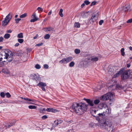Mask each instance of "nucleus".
Here are the masks:
<instances>
[{
  "mask_svg": "<svg viewBox=\"0 0 132 132\" xmlns=\"http://www.w3.org/2000/svg\"><path fill=\"white\" fill-rule=\"evenodd\" d=\"M87 105L85 103H73L70 108L71 112H75L80 115L84 113L87 110Z\"/></svg>",
  "mask_w": 132,
  "mask_h": 132,
  "instance_id": "1",
  "label": "nucleus"
},
{
  "mask_svg": "<svg viewBox=\"0 0 132 132\" xmlns=\"http://www.w3.org/2000/svg\"><path fill=\"white\" fill-rule=\"evenodd\" d=\"M99 122V125L101 127L107 129L109 131L112 132L113 130L112 123L110 121H106L104 119L100 120L99 118H97Z\"/></svg>",
  "mask_w": 132,
  "mask_h": 132,
  "instance_id": "2",
  "label": "nucleus"
},
{
  "mask_svg": "<svg viewBox=\"0 0 132 132\" xmlns=\"http://www.w3.org/2000/svg\"><path fill=\"white\" fill-rule=\"evenodd\" d=\"M3 55H2L1 57L3 59H6L8 62L11 61L13 59L12 56L11 55V52L7 50H4V51Z\"/></svg>",
  "mask_w": 132,
  "mask_h": 132,
  "instance_id": "3",
  "label": "nucleus"
},
{
  "mask_svg": "<svg viewBox=\"0 0 132 132\" xmlns=\"http://www.w3.org/2000/svg\"><path fill=\"white\" fill-rule=\"evenodd\" d=\"M16 121L15 120L11 122H10L9 123H5L4 124H3L1 127L0 126L1 129L2 130V131H3L4 129H5L7 128H9L11 126L14 125Z\"/></svg>",
  "mask_w": 132,
  "mask_h": 132,
  "instance_id": "4",
  "label": "nucleus"
},
{
  "mask_svg": "<svg viewBox=\"0 0 132 132\" xmlns=\"http://www.w3.org/2000/svg\"><path fill=\"white\" fill-rule=\"evenodd\" d=\"M113 95L111 93H108L103 95L101 97V99L102 100L106 101L108 100H111V98L112 97Z\"/></svg>",
  "mask_w": 132,
  "mask_h": 132,
  "instance_id": "5",
  "label": "nucleus"
},
{
  "mask_svg": "<svg viewBox=\"0 0 132 132\" xmlns=\"http://www.w3.org/2000/svg\"><path fill=\"white\" fill-rule=\"evenodd\" d=\"M101 111L100 109L98 110H94V113L96 115L94 116L103 117L105 115V111H103V112H101Z\"/></svg>",
  "mask_w": 132,
  "mask_h": 132,
  "instance_id": "6",
  "label": "nucleus"
},
{
  "mask_svg": "<svg viewBox=\"0 0 132 132\" xmlns=\"http://www.w3.org/2000/svg\"><path fill=\"white\" fill-rule=\"evenodd\" d=\"M72 57L71 56L67 58H64L61 60L60 61L59 63L61 64H66L72 61Z\"/></svg>",
  "mask_w": 132,
  "mask_h": 132,
  "instance_id": "7",
  "label": "nucleus"
},
{
  "mask_svg": "<svg viewBox=\"0 0 132 132\" xmlns=\"http://www.w3.org/2000/svg\"><path fill=\"white\" fill-rule=\"evenodd\" d=\"M129 73L127 71H125L123 72L122 71V72L121 73L122 75H121V79L123 80H125L129 77Z\"/></svg>",
  "mask_w": 132,
  "mask_h": 132,
  "instance_id": "8",
  "label": "nucleus"
},
{
  "mask_svg": "<svg viewBox=\"0 0 132 132\" xmlns=\"http://www.w3.org/2000/svg\"><path fill=\"white\" fill-rule=\"evenodd\" d=\"M37 85L39 87H41L43 91H46V89L44 87L46 86V85L45 83L40 82Z\"/></svg>",
  "mask_w": 132,
  "mask_h": 132,
  "instance_id": "9",
  "label": "nucleus"
},
{
  "mask_svg": "<svg viewBox=\"0 0 132 132\" xmlns=\"http://www.w3.org/2000/svg\"><path fill=\"white\" fill-rule=\"evenodd\" d=\"M107 106V105L105 104L104 103H102L99 105L98 107L99 108V109L101 110H102L103 111H104V109Z\"/></svg>",
  "mask_w": 132,
  "mask_h": 132,
  "instance_id": "10",
  "label": "nucleus"
},
{
  "mask_svg": "<svg viewBox=\"0 0 132 132\" xmlns=\"http://www.w3.org/2000/svg\"><path fill=\"white\" fill-rule=\"evenodd\" d=\"M85 101H86L88 103V104L91 106H93L94 105L93 102L92 101L90 100V99H87L85 98H84Z\"/></svg>",
  "mask_w": 132,
  "mask_h": 132,
  "instance_id": "11",
  "label": "nucleus"
},
{
  "mask_svg": "<svg viewBox=\"0 0 132 132\" xmlns=\"http://www.w3.org/2000/svg\"><path fill=\"white\" fill-rule=\"evenodd\" d=\"M98 15V13H97L95 15L94 14L93 15V14H92V17L90 18L91 20H93L95 21L96 20H97Z\"/></svg>",
  "mask_w": 132,
  "mask_h": 132,
  "instance_id": "12",
  "label": "nucleus"
},
{
  "mask_svg": "<svg viewBox=\"0 0 132 132\" xmlns=\"http://www.w3.org/2000/svg\"><path fill=\"white\" fill-rule=\"evenodd\" d=\"M12 13L10 12L9 14L6 16L5 19H6L8 20L9 21H10V20L12 18Z\"/></svg>",
  "mask_w": 132,
  "mask_h": 132,
  "instance_id": "13",
  "label": "nucleus"
},
{
  "mask_svg": "<svg viewBox=\"0 0 132 132\" xmlns=\"http://www.w3.org/2000/svg\"><path fill=\"white\" fill-rule=\"evenodd\" d=\"M9 21L8 20L5 18L4 20L2 22V26H6L7 25Z\"/></svg>",
  "mask_w": 132,
  "mask_h": 132,
  "instance_id": "14",
  "label": "nucleus"
},
{
  "mask_svg": "<svg viewBox=\"0 0 132 132\" xmlns=\"http://www.w3.org/2000/svg\"><path fill=\"white\" fill-rule=\"evenodd\" d=\"M122 72V70H120L117 72H115V74L114 75L113 77L116 78L118 77L120 74H121Z\"/></svg>",
  "mask_w": 132,
  "mask_h": 132,
  "instance_id": "15",
  "label": "nucleus"
},
{
  "mask_svg": "<svg viewBox=\"0 0 132 132\" xmlns=\"http://www.w3.org/2000/svg\"><path fill=\"white\" fill-rule=\"evenodd\" d=\"M8 63V62L5 61H4L2 62H0V67L5 66Z\"/></svg>",
  "mask_w": 132,
  "mask_h": 132,
  "instance_id": "16",
  "label": "nucleus"
},
{
  "mask_svg": "<svg viewBox=\"0 0 132 132\" xmlns=\"http://www.w3.org/2000/svg\"><path fill=\"white\" fill-rule=\"evenodd\" d=\"M130 5H128L125 8H124L123 10L125 12H127V11H130Z\"/></svg>",
  "mask_w": 132,
  "mask_h": 132,
  "instance_id": "17",
  "label": "nucleus"
},
{
  "mask_svg": "<svg viewBox=\"0 0 132 132\" xmlns=\"http://www.w3.org/2000/svg\"><path fill=\"white\" fill-rule=\"evenodd\" d=\"M104 111H105V113L108 114L110 113V111L108 108V107L107 106L104 109Z\"/></svg>",
  "mask_w": 132,
  "mask_h": 132,
  "instance_id": "18",
  "label": "nucleus"
},
{
  "mask_svg": "<svg viewBox=\"0 0 132 132\" xmlns=\"http://www.w3.org/2000/svg\"><path fill=\"white\" fill-rule=\"evenodd\" d=\"M114 70L112 68H110L108 72L109 74L113 75L115 73L114 72H114Z\"/></svg>",
  "mask_w": 132,
  "mask_h": 132,
  "instance_id": "19",
  "label": "nucleus"
},
{
  "mask_svg": "<svg viewBox=\"0 0 132 132\" xmlns=\"http://www.w3.org/2000/svg\"><path fill=\"white\" fill-rule=\"evenodd\" d=\"M56 110H55L52 108H47L46 110V111H47L49 112H54Z\"/></svg>",
  "mask_w": 132,
  "mask_h": 132,
  "instance_id": "20",
  "label": "nucleus"
},
{
  "mask_svg": "<svg viewBox=\"0 0 132 132\" xmlns=\"http://www.w3.org/2000/svg\"><path fill=\"white\" fill-rule=\"evenodd\" d=\"M98 60V58L97 57H95L92 58L91 59V61L93 62L97 61Z\"/></svg>",
  "mask_w": 132,
  "mask_h": 132,
  "instance_id": "21",
  "label": "nucleus"
},
{
  "mask_svg": "<svg viewBox=\"0 0 132 132\" xmlns=\"http://www.w3.org/2000/svg\"><path fill=\"white\" fill-rule=\"evenodd\" d=\"M34 77L33 79L35 80L36 81L38 82V81H40V78L39 77H37V76L34 74Z\"/></svg>",
  "mask_w": 132,
  "mask_h": 132,
  "instance_id": "22",
  "label": "nucleus"
},
{
  "mask_svg": "<svg viewBox=\"0 0 132 132\" xmlns=\"http://www.w3.org/2000/svg\"><path fill=\"white\" fill-rule=\"evenodd\" d=\"M34 77L33 79L35 80L36 81L38 82V81H40V78L39 77H37V76L34 74Z\"/></svg>",
  "mask_w": 132,
  "mask_h": 132,
  "instance_id": "23",
  "label": "nucleus"
},
{
  "mask_svg": "<svg viewBox=\"0 0 132 132\" xmlns=\"http://www.w3.org/2000/svg\"><path fill=\"white\" fill-rule=\"evenodd\" d=\"M74 26L77 28H79L80 27V24L78 22H76L74 24Z\"/></svg>",
  "mask_w": 132,
  "mask_h": 132,
  "instance_id": "24",
  "label": "nucleus"
},
{
  "mask_svg": "<svg viewBox=\"0 0 132 132\" xmlns=\"http://www.w3.org/2000/svg\"><path fill=\"white\" fill-rule=\"evenodd\" d=\"M88 24H93V22L95 21V20H91V19H88Z\"/></svg>",
  "mask_w": 132,
  "mask_h": 132,
  "instance_id": "25",
  "label": "nucleus"
},
{
  "mask_svg": "<svg viewBox=\"0 0 132 132\" xmlns=\"http://www.w3.org/2000/svg\"><path fill=\"white\" fill-rule=\"evenodd\" d=\"M47 29L48 30V31H53L54 30V28L51 26H49L47 27Z\"/></svg>",
  "mask_w": 132,
  "mask_h": 132,
  "instance_id": "26",
  "label": "nucleus"
},
{
  "mask_svg": "<svg viewBox=\"0 0 132 132\" xmlns=\"http://www.w3.org/2000/svg\"><path fill=\"white\" fill-rule=\"evenodd\" d=\"M39 18H32L30 20V22H34L35 21L38 20Z\"/></svg>",
  "mask_w": 132,
  "mask_h": 132,
  "instance_id": "27",
  "label": "nucleus"
},
{
  "mask_svg": "<svg viewBox=\"0 0 132 132\" xmlns=\"http://www.w3.org/2000/svg\"><path fill=\"white\" fill-rule=\"evenodd\" d=\"M10 37V35L9 34H6L4 35V37L6 39H8Z\"/></svg>",
  "mask_w": 132,
  "mask_h": 132,
  "instance_id": "28",
  "label": "nucleus"
},
{
  "mask_svg": "<svg viewBox=\"0 0 132 132\" xmlns=\"http://www.w3.org/2000/svg\"><path fill=\"white\" fill-rule=\"evenodd\" d=\"M63 11V9H61L59 12V14L61 17H62L63 16V14L62 13Z\"/></svg>",
  "mask_w": 132,
  "mask_h": 132,
  "instance_id": "29",
  "label": "nucleus"
},
{
  "mask_svg": "<svg viewBox=\"0 0 132 132\" xmlns=\"http://www.w3.org/2000/svg\"><path fill=\"white\" fill-rule=\"evenodd\" d=\"M124 51V48H122L121 49V55L123 56H124L125 55V53Z\"/></svg>",
  "mask_w": 132,
  "mask_h": 132,
  "instance_id": "30",
  "label": "nucleus"
},
{
  "mask_svg": "<svg viewBox=\"0 0 132 132\" xmlns=\"http://www.w3.org/2000/svg\"><path fill=\"white\" fill-rule=\"evenodd\" d=\"M18 38H22L23 37V33H20L18 34L17 36Z\"/></svg>",
  "mask_w": 132,
  "mask_h": 132,
  "instance_id": "31",
  "label": "nucleus"
},
{
  "mask_svg": "<svg viewBox=\"0 0 132 132\" xmlns=\"http://www.w3.org/2000/svg\"><path fill=\"white\" fill-rule=\"evenodd\" d=\"M59 123H58V121H57L56 120L54 121V123L53 124V126L54 127L56 126Z\"/></svg>",
  "mask_w": 132,
  "mask_h": 132,
  "instance_id": "32",
  "label": "nucleus"
},
{
  "mask_svg": "<svg viewBox=\"0 0 132 132\" xmlns=\"http://www.w3.org/2000/svg\"><path fill=\"white\" fill-rule=\"evenodd\" d=\"M50 35L49 34H47L45 35L44 36V38L45 39H48L50 37Z\"/></svg>",
  "mask_w": 132,
  "mask_h": 132,
  "instance_id": "33",
  "label": "nucleus"
},
{
  "mask_svg": "<svg viewBox=\"0 0 132 132\" xmlns=\"http://www.w3.org/2000/svg\"><path fill=\"white\" fill-rule=\"evenodd\" d=\"M75 52L76 54H78L80 52V51L79 49H76L75 50Z\"/></svg>",
  "mask_w": 132,
  "mask_h": 132,
  "instance_id": "34",
  "label": "nucleus"
},
{
  "mask_svg": "<svg viewBox=\"0 0 132 132\" xmlns=\"http://www.w3.org/2000/svg\"><path fill=\"white\" fill-rule=\"evenodd\" d=\"M24 99L26 100L27 101H28L29 102H34V100H33L31 99H30L29 98H24Z\"/></svg>",
  "mask_w": 132,
  "mask_h": 132,
  "instance_id": "35",
  "label": "nucleus"
},
{
  "mask_svg": "<svg viewBox=\"0 0 132 132\" xmlns=\"http://www.w3.org/2000/svg\"><path fill=\"white\" fill-rule=\"evenodd\" d=\"M100 102V100L98 99H96L94 101V103L95 104L97 105Z\"/></svg>",
  "mask_w": 132,
  "mask_h": 132,
  "instance_id": "36",
  "label": "nucleus"
},
{
  "mask_svg": "<svg viewBox=\"0 0 132 132\" xmlns=\"http://www.w3.org/2000/svg\"><path fill=\"white\" fill-rule=\"evenodd\" d=\"M86 14L84 12H83L81 13V15L82 18H85L87 17Z\"/></svg>",
  "mask_w": 132,
  "mask_h": 132,
  "instance_id": "37",
  "label": "nucleus"
},
{
  "mask_svg": "<svg viewBox=\"0 0 132 132\" xmlns=\"http://www.w3.org/2000/svg\"><path fill=\"white\" fill-rule=\"evenodd\" d=\"M27 16V13H24V14H22V15H21L20 17V18H24L26 16Z\"/></svg>",
  "mask_w": 132,
  "mask_h": 132,
  "instance_id": "38",
  "label": "nucleus"
},
{
  "mask_svg": "<svg viewBox=\"0 0 132 132\" xmlns=\"http://www.w3.org/2000/svg\"><path fill=\"white\" fill-rule=\"evenodd\" d=\"M28 108L30 109H35L36 107L35 106L30 105L28 106Z\"/></svg>",
  "mask_w": 132,
  "mask_h": 132,
  "instance_id": "39",
  "label": "nucleus"
},
{
  "mask_svg": "<svg viewBox=\"0 0 132 132\" xmlns=\"http://www.w3.org/2000/svg\"><path fill=\"white\" fill-rule=\"evenodd\" d=\"M75 65V63L73 61L71 62L69 64V66L70 67H73Z\"/></svg>",
  "mask_w": 132,
  "mask_h": 132,
  "instance_id": "40",
  "label": "nucleus"
},
{
  "mask_svg": "<svg viewBox=\"0 0 132 132\" xmlns=\"http://www.w3.org/2000/svg\"><path fill=\"white\" fill-rule=\"evenodd\" d=\"M18 41L20 43H22L24 41V40L22 39H19L18 40Z\"/></svg>",
  "mask_w": 132,
  "mask_h": 132,
  "instance_id": "41",
  "label": "nucleus"
},
{
  "mask_svg": "<svg viewBox=\"0 0 132 132\" xmlns=\"http://www.w3.org/2000/svg\"><path fill=\"white\" fill-rule=\"evenodd\" d=\"M21 19L20 18H18L15 19V23H18L19 22V21L21 20Z\"/></svg>",
  "mask_w": 132,
  "mask_h": 132,
  "instance_id": "42",
  "label": "nucleus"
},
{
  "mask_svg": "<svg viewBox=\"0 0 132 132\" xmlns=\"http://www.w3.org/2000/svg\"><path fill=\"white\" fill-rule=\"evenodd\" d=\"M45 111V108L43 109H40V112L41 113H44Z\"/></svg>",
  "mask_w": 132,
  "mask_h": 132,
  "instance_id": "43",
  "label": "nucleus"
},
{
  "mask_svg": "<svg viewBox=\"0 0 132 132\" xmlns=\"http://www.w3.org/2000/svg\"><path fill=\"white\" fill-rule=\"evenodd\" d=\"M84 3L87 5L89 4L90 3V2L87 0L84 1Z\"/></svg>",
  "mask_w": 132,
  "mask_h": 132,
  "instance_id": "44",
  "label": "nucleus"
},
{
  "mask_svg": "<svg viewBox=\"0 0 132 132\" xmlns=\"http://www.w3.org/2000/svg\"><path fill=\"white\" fill-rule=\"evenodd\" d=\"M35 67L36 69H39L41 67L39 64H37L36 65Z\"/></svg>",
  "mask_w": 132,
  "mask_h": 132,
  "instance_id": "45",
  "label": "nucleus"
},
{
  "mask_svg": "<svg viewBox=\"0 0 132 132\" xmlns=\"http://www.w3.org/2000/svg\"><path fill=\"white\" fill-rule=\"evenodd\" d=\"M5 95L6 96L8 97V98H10L11 97V95L10 94L8 93V92H7V93H6V94H5Z\"/></svg>",
  "mask_w": 132,
  "mask_h": 132,
  "instance_id": "46",
  "label": "nucleus"
},
{
  "mask_svg": "<svg viewBox=\"0 0 132 132\" xmlns=\"http://www.w3.org/2000/svg\"><path fill=\"white\" fill-rule=\"evenodd\" d=\"M5 95V94L3 92H2L0 94L1 96L2 97H4Z\"/></svg>",
  "mask_w": 132,
  "mask_h": 132,
  "instance_id": "47",
  "label": "nucleus"
},
{
  "mask_svg": "<svg viewBox=\"0 0 132 132\" xmlns=\"http://www.w3.org/2000/svg\"><path fill=\"white\" fill-rule=\"evenodd\" d=\"M129 73V77L131 78L132 77V70L131 71H127Z\"/></svg>",
  "mask_w": 132,
  "mask_h": 132,
  "instance_id": "48",
  "label": "nucleus"
},
{
  "mask_svg": "<svg viewBox=\"0 0 132 132\" xmlns=\"http://www.w3.org/2000/svg\"><path fill=\"white\" fill-rule=\"evenodd\" d=\"M31 18H38L36 16V14L35 13H34L32 15Z\"/></svg>",
  "mask_w": 132,
  "mask_h": 132,
  "instance_id": "49",
  "label": "nucleus"
},
{
  "mask_svg": "<svg viewBox=\"0 0 132 132\" xmlns=\"http://www.w3.org/2000/svg\"><path fill=\"white\" fill-rule=\"evenodd\" d=\"M117 88H118L119 89H123V87L121 85H117Z\"/></svg>",
  "mask_w": 132,
  "mask_h": 132,
  "instance_id": "50",
  "label": "nucleus"
},
{
  "mask_svg": "<svg viewBox=\"0 0 132 132\" xmlns=\"http://www.w3.org/2000/svg\"><path fill=\"white\" fill-rule=\"evenodd\" d=\"M37 10H38L39 12L40 11L41 12H42L43 11V9L42 8L39 7H38Z\"/></svg>",
  "mask_w": 132,
  "mask_h": 132,
  "instance_id": "51",
  "label": "nucleus"
},
{
  "mask_svg": "<svg viewBox=\"0 0 132 132\" xmlns=\"http://www.w3.org/2000/svg\"><path fill=\"white\" fill-rule=\"evenodd\" d=\"M96 3V1H94L92 2L91 3L90 6H92L95 5Z\"/></svg>",
  "mask_w": 132,
  "mask_h": 132,
  "instance_id": "52",
  "label": "nucleus"
},
{
  "mask_svg": "<svg viewBox=\"0 0 132 132\" xmlns=\"http://www.w3.org/2000/svg\"><path fill=\"white\" fill-rule=\"evenodd\" d=\"M127 22V23H129L132 22V18L128 20Z\"/></svg>",
  "mask_w": 132,
  "mask_h": 132,
  "instance_id": "53",
  "label": "nucleus"
},
{
  "mask_svg": "<svg viewBox=\"0 0 132 132\" xmlns=\"http://www.w3.org/2000/svg\"><path fill=\"white\" fill-rule=\"evenodd\" d=\"M48 118L47 116L46 115H44L42 116V118L43 119H46L47 118Z\"/></svg>",
  "mask_w": 132,
  "mask_h": 132,
  "instance_id": "54",
  "label": "nucleus"
},
{
  "mask_svg": "<svg viewBox=\"0 0 132 132\" xmlns=\"http://www.w3.org/2000/svg\"><path fill=\"white\" fill-rule=\"evenodd\" d=\"M104 21L103 20H101L99 22V24L100 25H102V23H103Z\"/></svg>",
  "mask_w": 132,
  "mask_h": 132,
  "instance_id": "55",
  "label": "nucleus"
},
{
  "mask_svg": "<svg viewBox=\"0 0 132 132\" xmlns=\"http://www.w3.org/2000/svg\"><path fill=\"white\" fill-rule=\"evenodd\" d=\"M44 68L46 69H48V66L47 64H45L44 65Z\"/></svg>",
  "mask_w": 132,
  "mask_h": 132,
  "instance_id": "56",
  "label": "nucleus"
},
{
  "mask_svg": "<svg viewBox=\"0 0 132 132\" xmlns=\"http://www.w3.org/2000/svg\"><path fill=\"white\" fill-rule=\"evenodd\" d=\"M43 43H39V44H36V46H42L43 45Z\"/></svg>",
  "mask_w": 132,
  "mask_h": 132,
  "instance_id": "57",
  "label": "nucleus"
},
{
  "mask_svg": "<svg viewBox=\"0 0 132 132\" xmlns=\"http://www.w3.org/2000/svg\"><path fill=\"white\" fill-rule=\"evenodd\" d=\"M57 121H58V123L59 124V123H61L63 122V120H61V119H59L58 120H56Z\"/></svg>",
  "mask_w": 132,
  "mask_h": 132,
  "instance_id": "58",
  "label": "nucleus"
},
{
  "mask_svg": "<svg viewBox=\"0 0 132 132\" xmlns=\"http://www.w3.org/2000/svg\"><path fill=\"white\" fill-rule=\"evenodd\" d=\"M12 32V30H7L6 31V32L7 33H11Z\"/></svg>",
  "mask_w": 132,
  "mask_h": 132,
  "instance_id": "59",
  "label": "nucleus"
},
{
  "mask_svg": "<svg viewBox=\"0 0 132 132\" xmlns=\"http://www.w3.org/2000/svg\"><path fill=\"white\" fill-rule=\"evenodd\" d=\"M17 54H18V56H20L22 54V53L21 52H17Z\"/></svg>",
  "mask_w": 132,
  "mask_h": 132,
  "instance_id": "60",
  "label": "nucleus"
},
{
  "mask_svg": "<svg viewBox=\"0 0 132 132\" xmlns=\"http://www.w3.org/2000/svg\"><path fill=\"white\" fill-rule=\"evenodd\" d=\"M3 38L2 37H0V43L3 42Z\"/></svg>",
  "mask_w": 132,
  "mask_h": 132,
  "instance_id": "61",
  "label": "nucleus"
},
{
  "mask_svg": "<svg viewBox=\"0 0 132 132\" xmlns=\"http://www.w3.org/2000/svg\"><path fill=\"white\" fill-rule=\"evenodd\" d=\"M47 27L46 28H43V30H44V31L45 32L48 31V30L47 29Z\"/></svg>",
  "mask_w": 132,
  "mask_h": 132,
  "instance_id": "62",
  "label": "nucleus"
},
{
  "mask_svg": "<svg viewBox=\"0 0 132 132\" xmlns=\"http://www.w3.org/2000/svg\"><path fill=\"white\" fill-rule=\"evenodd\" d=\"M101 87L100 86H98L97 87V90H99L101 89Z\"/></svg>",
  "mask_w": 132,
  "mask_h": 132,
  "instance_id": "63",
  "label": "nucleus"
},
{
  "mask_svg": "<svg viewBox=\"0 0 132 132\" xmlns=\"http://www.w3.org/2000/svg\"><path fill=\"white\" fill-rule=\"evenodd\" d=\"M85 4L84 3H83L81 5V8H82L83 7L85 6Z\"/></svg>",
  "mask_w": 132,
  "mask_h": 132,
  "instance_id": "64",
  "label": "nucleus"
}]
</instances>
